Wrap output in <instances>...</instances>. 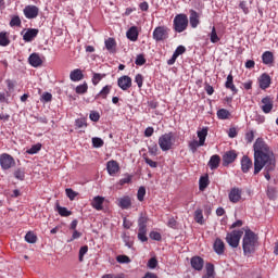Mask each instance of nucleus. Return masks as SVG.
<instances>
[{
    "label": "nucleus",
    "instance_id": "6e6552de",
    "mask_svg": "<svg viewBox=\"0 0 278 278\" xmlns=\"http://www.w3.org/2000/svg\"><path fill=\"white\" fill-rule=\"evenodd\" d=\"M117 85L122 90H128L132 86V79L129 75H122V77H118Z\"/></svg>",
    "mask_w": 278,
    "mask_h": 278
},
{
    "label": "nucleus",
    "instance_id": "a18cd8bd",
    "mask_svg": "<svg viewBox=\"0 0 278 278\" xmlns=\"http://www.w3.org/2000/svg\"><path fill=\"white\" fill-rule=\"evenodd\" d=\"M10 25H11V27L22 25V21H21L20 16L18 15L12 16V18L10 21Z\"/></svg>",
    "mask_w": 278,
    "mask_h": 278
},
{
    "label": "nucleus",
    "instance_id": "72a5a7b5",
    "mask_svg": "<svg viewBox=\"0 0 278 278\" xmlns=\"http://www.w3.org/2000/svg\"><path fill=\"white\" fill-rule=\"evenodd\" d=\"M194 219L197 224H204V216H203V211L201 208H198L194 213Z\"/></svg>",
    "mask_w": 278,
    "mask_h": 278
},
{
    "label": "nucleus",
    "instance_id": "bf43d9fd",
    "mask_svg": "<svg viewBox=\"0 0 278 278\" xmlns=\"http://www.w3.org/2000/svg\"><path fill=\"white\" fill-rule=\"evenodd\" d=\"M0 102L9 103V92H0Z\"/></svg>",
    "mask_w": 278,
    "mask_h": 278
},
{
    "label": "nucleus",
    "instance_id": "412c9836",
    "mask_svg": "<svg viewBox=\"0 0 278 278\" xmlns=\"http://www.w3.org/2000/svg\"><path fill=\"white\" fill-rule=\"evenodd\" d=\"M190 25L191 27L195 28L198 25H200V14L197 12V10H190Z\"/></svg>",
    "mask_w": 278,
    "mask_h": 278
},
{
    "label": "nucleus",
    "instance_id": "774afa93",
    "mask_svg": "<svg viewBox=\"0 0 278 278\" xmlns=\"http://www.w3.org/2000/svg\"><path fill=\"white\" fill-rule=\"evenodd\" d=\"M101 278H124V277L118 276L116 274H104Z\"/></svg>",
    "mask_w": 278,
    "mask_h": 278
},
{
    "label": "nucleus",
    "instance_id": "393cba45",
    "mask_svg": "<svg viewBox=\"0 0 278 278\" xmlns=\"http://www.w3.org/2000/svg\"><path fill=\"white\" fill-rule=\"evenodd\" d=\"M70 78L72 81H80V79H84V73L81 68H74V71L70 73Z\"/></svg>",
    "mask_w": 278,
    "mask_h": 278
},
{
    "label": "nucleus",
    "instance_id": "603ef678",
    "mask_svg": "<svg viewBox=\"0 0 278 278\" xmlns=\"http://www.w3.org/2000/svg\"><path fill=\"white\" fill-rule=\"evenodd\" d=\"M92 144L93 147H103L104 141L103 139H100V137H93Z\"/></svg>",
    "mask_w": 278,
    "mask_h": 278
},
{
    "label": "nucleus",
    "instance_id": "680f3d73",
    "mask_svg": "<svg viewBox=\"0 0 278 278\" xmlns=\"http://www.w3.org/2000/svg\"><path fill=\"white\" fill-rule=\"evenodd\" d=\"M240 8L241 10H243L244 14H249L250 10L248 5V1H240Z\"/></svg>",
    "mask_w": 278,
    "mask_h": 278
},
{
    "label": "nucleus",
    "instance_id": "052dcab7",
    "mask_svg": "<svg viewBox=\"0 0 278 278\" xmlns=\"http://www.w3.org/2000/svg\"><path fill=\"white\" fill-rule=\"evenodd\" d=\"M254 138H255L254 130H250V132L245 134L247 142H253Z\"/></svg>",
    "mask_w": 278,
    "mask_h": 278
},
{
    "label": "nucleus",
    "instance_id": "6e6d98bb",
    "mask_svg": "<svg viewBox=\"0 0 278 278\" xmlns=\"http://www.w3.org/2000/svg\"><path fill=\"white\" fill-rule=\"evenodd\" d=\"M176 60L177 58H179V55H181L182 53H185L186 51V47L184 45H179L176 49Z\"/></svg>",
    "mask_w": 278,
    "mask_h": 278
},
{
    "label": "nucleus",
    "instance_id": "4c0bfd02",
    "mask_svg": "<svg viewBox=\"0 0 278 278\" xmlns=\"http://www.w3.org/2000/svg\"><path fill=\"white\" fill-rule=\"evenodd\" d=\"M75 90L78 94H84L88 90V84L86 81L84 84H79L76 86Z\"/></svg>",
    "mask_w": 278,
    "mask_h": 278
},
{
    "label": "nucleus",
    "instance_id": "a878e982",
    "mask_svg": "<svg viewBox=\"0 0 278 278\" xmlns=\"http://www.w3.org/2000/svg\"><path fill=\"white\" fill-rule=\"evenodd\" d=\"M126 36H127V38H129V40H132V41L138 40V38H139L138 27L136 25H134L132 27H129Z\"/></svg>",
    "mask_w": 278,
    "mask_h": 278
},
{
    "label": "nucleus",
    "instance_id": "b1692460",
    "mask_svg": "<svg viewBox=\"0 0 278 278\" xmlns=\"http://www.w3.org/2000/svg\"><path fill=\"white\" fill-rule=\"evenodd\" d=\"M28 62L31 66H40L42 64V58H40L39 53H30Z\"/></svg>",
    "mask_w": 278,
    "mask_h": 278
},
{
    "label": "nucleus",
    "instance_id": "ddd939ff",
    "mask_svg": "<svg viewBox=\"0 0 278 278\" xmlns=\"http://www.w3.org/2000/svg\"><path fill=\"white\" fill-rule=\"evenodd\" d=\"M262 103H263V105H262L263 112H265L266 114L271 112V110L274 108V101H273L271 97H263Z\"/></svg>",
    "mask_w": 278,
    "mask_h": 278
},
{
    "label": "nucleus",
    "instance_id": "20e7f679",
    "mask_svg": "<svg viewBox=\"0 0 278 278\" xmlns=\"http://www.w3.org/2000/svg\"><path fill=\"white\" fill-rule=\"evenodd\" d=\"M189 25V18L187 14H176L174 17V29L175 31L181 33L187 29Z\"/></svg>",
    "mask_w": 278,
    "mask_h": 278
},
{
    "label": "nucleus",
    "instance_id": "e2e57ef3",
    "mask_svg": "<svg viewBox=\"0 0 278 278\" xmlns=\"http://www.w3.org/2000/svg\"><path fill=\"white\" fill-rule=\"evenodd\" d=\"M144 162L149 164V166H152V168H156L157 166L156 161H152V159H149V156H144Z\"/></svg>",
    "mask_w": 278,
    "mask_h": 278
},
{
    "label": "nucleus",
    "instance_id": "e433bc0d",
    "mask_svg": "<svg viewBox=\"0 0 278 278\" xmlns=\"http://www.w3.org/2000/svg\"><path fill=\"white\" fill-rule=\"evenodd\" d=\"M105 73H93L92 75V84L97 86L103 77H105Z\"/></svg>",
    "mask_w": 278,
    "mask_h": 278
},
{
    "label": "nucleus",
    "instance_id": "58836bf2",
    "mask_svg": "<svg viewBox=\"0 0 278 278\" xmlns=\"http://www.w3.org/2000/svg\"><path fill=\"white\" fill-rule=\"evenodd\" d=\"M210 37H211V42H218L220 40L217 31H216V27L215 25H213L212 27V31L210 34Z\"/></svg>",
    "mask_w": 278,
    "mask_h": 278
},
{
    "label": "nucleus",
    "instance_id": "3c124183",
    "mask_svg": "<svg viewBox=\"0 0 278 278\" xmlns=\"http://www.w3.org/2000/svg\"><path fill=\"white\" fill-rule=\"evenodd\" d=\"M116 261L117 263H131V258H129V256H126V255H119V256H116Z\"/></svg>",
    "mask_w": 278,
    "mask_h": 278
},
{
    "label": "nucleus",
    "instance_id": "c9c22d12",
    "mask_svg": "<svg viewBox=\"0 0 278 278\" xmlns=\"http://www.w3.org/2000/svg\"><path fill=\"white\" fill-rule=\"evenodd\" d=\"M217 116L218 118H229L230 112L226 108H220L217 110Z\"/></svg>",
    "mask_w": 278,
    "mask_h": 278
},
{
    "label": "nucleus",
    "instance_id": "6ab92c4d",
    "mask_svg": "<svg viewBox=\"0 0 278 278\" xmlns=\"http://www.w3.org/2000/svg\"><path fill=\"white\" fill-rule=\"evenodd\" d=\"M260 87L265 89L268 88L271 84V77L268 75V73H263L258 79Z\"/></svg>",
    "mask_w": 278,
    "mask_h": 278
},
{
    "label": "nucleus",
    "instance_id": "7c9ffc66",
    "mask_svg": "<svg viewBox=\"0 0 278 278\" xmlns=\"http://www.w3.org/2000/svg\"><path fill=\"white\" fill-rule=\"evenodd\" d=\"M112 90V86L106 84V86H103V88L96 94V99L99 97H102V99H106L108 94H110Z\"/></svg>",
    "mask_w": 278,
    "mask_h": 278
},
{
    "label": "nucleus",
    "instance_id": "bb28decb",
    "mask_svg": "<svg viewBox=\"0 0 278 278\" xmlns=\"http://www.w3.org/2000/svg\"><path fill=\"white\" fill-rule=\"evenodd\" d=\"M214 250L216 252V254H224L225 252V243L224 241H222V239H216L215 243H214Z\"/></svg>",
    "mask_w": 278,
    "mask_h": 278
},
{
    "label": "nucleus",
    "instance_id": "c756f323",
    "mask_svg": "<svg viewBox=\"0 0 278 278\" xmlns=\"http://www.w3.org/2000/svg\"><path fill=\"white\" fill-rule=\"evenodd\" d=\"M149 219L147 217V215H143L141 213L139 219H138V228L142 231L147 232V224H148Z\"/></svg>",
    "mask_w": 278,
    "mask_h": 278
},
{
    "label": "nucleus",
    "instance_id": "c85d7f7f",
    "mask_svg": "<svg viewBox=\"0 0 278 278\" xmlns=\"http://www.w3.org/2000/svg\"><path fill=\"white\" fill-rule=\"evenodd\" d=\"M262 60L264 64H273L275 60L273 51H264Z\"/></svg>",
    "mask_w": 278,
    "mask_h": 278
},
{
    "label": "nucleus",
    "instance_id": "c03bdc74",
    "mask_svg": "<svg viewBox=\"0 0 278 278\" xmlns=\"http://www.w3.org/2000/svg\"><path fill=\"white\" fill-rule=\"evenodd\" d=\"M135 81L137 83L139 88H142L144 81L143 75L141 73H137V75L135 76Z\"/></svg>",
    "mask_w": 278,
    "mask_h": 278
},
{
    "label": "nucleus",
    "instance_id": "f8f14e48",
    "mask_svg": "<svg viewBox=\"0 0 278 278\" xmlns=\"http://www.w3.org/2000/svg\"><path fill=\"white\" fill-rule=\"evenodd\" d=\"M39 34V29L29 27L23 35V38L26 42H31Z\"/></svg>",
    "mask_w": 278,
    "mask_h": 278
},
{
    "label": "nucleus",
    "instance_id": "9b49d317",
    "mask_svg": "<svg viewBox=\"0 0 278 278\" xmlns=\"http://www.w3.org/2000/svg\"><path fill=\"white\" fill-rule=\"evenodd\" d=\"M117 206L122 210H128L132 206V200L129 195H124L117 200Z\"/></svg>",
    "mask_w": 278,
    "mask_h": 278
},
{
    "label": "nucleus",
    "instance_id": "f03ea898",
    "mask_svg": "<svg viewBox=\"0 0 278 278\" xmlns=\"http://www.w3.org/2000/svg\"><path fill=\"white\" fill-rule=\"evenodd\" d=\"M258 244V237L252 230H247L243 237L244 254H253Z\"/></svg>",
    "mask_w": 278,
    "mask_h": 278
},
{
    "label": "nucleus",
    "instance_id": "5701e85b",
    "mask_svg": "<svg viewBox=\"0 0 278 278\" xmlns=\"http://www.w3.org/2000/svg\"><path fill=\"white\" fill-rule=\"evenodd\" d=\"M207 134H208V128H202L201 130L197 131V135L199 138L198 147H203V144H205Z\"/></svg>",
    "mask_w": 278,
    "mask_h": 278
},
{
    "label": "nucleus",
    "instance_id": "37998d69",
    "mask_svg": "<svg viewBox=\"0 0 278 278\" xmlns=\"http://www.w3.org/2000/svg\"><path fill=\"white\" fill-rule=\"evenodd\" d=\"M147 60L143 55V53H138L135 63L138 64L139 66H142L143 64H146Z\"/></svg>",
    "mask_w": 278,
    "mask_h": 278
},
{
    "label": "nucleus",
    "instance_id": "8fccbe9b",
    "mask_svg": "<svg viewBox=\"0 0 278 278\" xmlns=\"http://www.w3.org/2000/svg\"><path fill=\"white\" fill-rule=\"evenodd\" d=\"M88 245H83V248H80L79 250V261L80 263L84 261V256L88 253Z\"/></svg>",
    "mask_w": 278,
    "mask_h": 278
},
{
    "label": "nucleus",
    "instance_id": "a211bd4d",
    "mask_svg": "<svg viewBox=\"0 0 278 278\" xmlns=\"http://www.w3.org/2000/svg\"><path fill=\"white\" fill-rule=\"evenodd\" d=\"M106 168L110 176H115L116 174H118L121 167L117 161H109V163H106Z\"/></svg>",
    "mask_w": 278,
    "mask_h": 278
},
{
    "label": "nucleus",
    "instance_id": "423d86ee",
    "mask_svg": "<svg viewBox=\"0 0 278 278\" xmlns=\"http://www.w3.org/2000/svg\"><path fill=\"white\" fill-rule=\"evenodd\" d=\"M242 235L243 230H232V232H228L226 241L231 248H238Z\"/></svg>",
    "mask_w": 278,
    "mask_h": 278
},
{
    "label": "nucleus",
    "instance_id": "69168bd1",
    "mask_svg": "<svg viewBox=\"0 0 278 278\" xmlns=\"http://www.w3.org/2000/svg\"><path fill=\"white\" fill-rule=\"evenodd\" d=\"M139 9L142 12H148V10H149V2L148 1H142L141 3H139Z\"/></svg>",
    "mask_w": 278,
    "mask_h": 278
},
{
    "label": "nucleus",
    "instance_id": "1a4fd4ad",
    "mask_svg": "<svg viewBox=\"0 0 278 278\" xmlns=\"http://www.w3.org/2000/svg\"><path fill=\"white\" fill-rule=\"evenodd\" d=\"M24 14H25L26 18H37V16L39 14L38 5H25Z\"/></svg>",
    "mask_w": 278,
    "mask_h": 278
},
{
    "label": "nucleus",
    "instance_id": "9d476101",
    "mask_svg": "<svg viewBox=\"0 0 278 278\" xmlns=\"http://www.w3.org/2000/svg\"><path fill=\"white\" fill-rule=\"evenodd\" d=\"M241 198H242V189H239L237 187L231 189L229 193V200L230 202H232V204H237L238 202H240Z\"/></svg>",
    "mask_w": 278,
    "mask_h": 278
},
{
    "label": "nucleus",
    "instance_id": "0e129e2a",
    "mask_svg": "<svg viewBox=\"0 0 278 278\" xmlns=\"http://www.w3.org/2000/svg\"><path fill=\"white\" fill-rule=\"evenodd\" d=\"M150 239L154 241H162V235L160 232H150Z\"/></svg>",
    "mask_w": 278,
    "mask_h": 278
},
{
    "label": "nucleus",
    "instance_id": "aec40b11",
    "mask_svg": "<svg viewBox=\"0 0 278 278\" xmlns=\"http://www.w3.org/2000/svg\"><path fill=\"white\" fill-rule=\"evenodd\" d=\"M225 86H226V88H229L231 90V92H233V94H236L238 92V88H237L236 84L233 83V75H232V73H229L227 75V79L225 81Z\"/></svg>",
    "mask_w": 278,
    "mask_h": 278
},
{
    "label": "nucleus",
    "instance_id": "13d9d810",
    "mask_svg": "<svg viewBox=\"0 0 278 278\" xmlns=\"http://www.w3.org/2000/svg\"><path fill=\"white\" fill-rule=\"evenodd\" d=\"M148 267L150 269H155V267H157V258H150V261H148Z\"/></svg>",
    "mask_w": 278,
    "mask_h": 278
},
{
    "label": "nucleus",
    "instance_id": "f3484780",
    "mask_svg": "<svg viewBox=\"0 0 278 278\" xmlns=\"http://www.w3.org/2000/svg\"><path fill=\"white\" fill-rule=\"evenodd\" d=\"M253 166L252 159H249V156H243L241 159V169L243 174H249L250 168Z\"/></svg>",
    "mask_w": 278,
    "mask_h": 278
},
{
    "label": "nucleus",
    "instance_id": "dca6fc26",
    "mask_svg": "<svg viewBox=\"0 0 278 278\" xmlns=\"http://www.w3.org/2000/svg\"><path fill=\"white\" fill-rule=\"evenodd\" d=\"M191 267L197 271H201L204 267V261L201 256H193L191 258Z\"/></svg>",
    "mask_w": 278,
    "mask_h": 278
},
{
    "label": "nucleus",
    "instance_id": "5fc2aeb1",
    "mask_svg": "<svg viewBox=\"0 0 278 278\" xmlns=\"http://www.w3.org/2000/svg\"><path fill=\"white\" fill-rule=\"evenodd\" d=\"M65 193H66L67 198L72 201L75 200V198H77V193H76V191H73V189H66Z\"/></svg>",
    "mask_w": 278,
    "mask_h": 278
},
{
    "label": "nucleus",
    "instance_id": "79ce46f5",
    "mask_svg": "<svg viewBox=\"0 0 278 278\" xmlns=\"http://www.w3.org/2000/svg\"><path fill=\"white\" fill-rule=\"evenodd\" d=\"M212 276H214V265L208 263L206 265V276H203V278H211Z\"/></svg>",
    "mask_w": 278,
    "mask_h": 278
},
{
    "label": "nucleus",
    "instance_id": "4468645a",
    "mask_svg": "<svg viewBox=\"0 0 278 278\" xmlns=\"http://www.w3.org/2000/svg\"><path fill=\"white\" fill-rule=\"evenodd\" d=\"M105 202V198H102L101 195H96V198L91 201V206L96 211H103V204Z\"/></svg>",
    "mask_w": 278,
    "mask_h": 278
},
{
    "label": "nucleus",
    "instance_id": "09e8293b",
    "mask_svg": "<svg viewBox=\"0 0 278 278\" xmlns=\"http://www.w3.org/2000/svg\"><path fill=\"white\" fill-rule=\"evenodd\" d=\"M41 147H42L41 143H36V146H31V148L27 150V153H30L31 155H34V153H38V151H40Z\"/></svg>",
    "mask_w": 278,
    "mask_h": 278
},
{
    "label": "nucleus",
    "instance_id": "0eeeda50",
    "mask_svg": "<svg viewBox=\"0 0 278 278\" xmlns=\"http://www.w3.org/2000/svg\"><path fill=\"white\" fill-rule=\"evenodd\" d=\"M15 161L11 154H1L0 155V165L3 168V170H8V168H12V166H15Z\"/></svg>",
    "mask_w": 278,
    "mask_h": 278
},
{
    "label": "nucleus",
    "instance_id": "4d7b16f0",
    "mask_svg": "<svg viewBox=\"0 0 278 278\" xmlns=\"http://www.w3.org/2000/svg\"><path fill=\"white\" fill-rule=\"evenodd\" d=\"M199 141H190L189 149L192 153H195L198 151Z\"/></svg>",
    "mask_w": 278,
    "mask_h": 278
},
{
    "label": "nucleus",
    "instance_id": "de8ad7c7",
    "mask_svg": "<svg viewBox=\"0 0 278 278\" xmlns=\"http://www.w3.org/2000/svg\"><path fill=\"white\" fill-rule=\"evenodd\" d=\"M138 239H139V241H141L142 243L149 241V239H148V237H147V232L143 231V230H141V229H139V231H138Z\"/></svg>",
    "mask_w": 278,
    "mask_h": 278
},
{
    "label": "nucleus",
    "instance_id": "473e14b6",
    "mask_svg": "<svg viewBox=\"0 0 278 278\" xmlns=\"http://www.w3.org/2000/svg\"><path fill=\"white\" fill-rule=\"evenodd\" d=\"M210 185L208 176H202L199 180L200 191H204Z\"/></svg>",
    "mask_w": 278,
    "mask_h": 278
},
{
    "label": "nucleus",
    "instance_id": "39448f33",
    "mask_svg": "<svg viewBox=\"0 0 278 278\" xmlns=\"http://www.w3.org/2000/svg\"><path fill=\"white\" fill-rule=\"evenodd\" d=\"M169 31L170 29L166 25H159L153 30V39L156 40V42L167 40Z\"/></svg>",
    "mask_w": 278,
    "mask_h": 278
},
{
    "label": "nucleus",
    "instance_id": "7ed1b4c3",
    "mask_svg": "<svg viewBox=\"0 0 278 278\" xmlns=\"http://www.w3.org/2000/svg\"><path fill=\"white\" fill-rule=\"evenodd\" d=\"M175 142H176V137L174 132H166L165 135H162L159 138V146L163 151H169V149H173Z\"/></svg>",
    "mask_w": 278,
    "mask_h": 278
},
{
    "label": "nucleus",
    "instance_id": "ea45409f",
    "mask_svg": "<svg viewBox=\"0 0 278 278\" xmlns=\"http://www.w3.org/2000/svg\"><path fill=\"white\" fill-rule=\"evenodd\" d=\"M38 237H36L35 232H27L25 237V241L27 243H37Z\"/></svg>",
    "mask_w": 278,
    "mask_h": 278
},
{
    "label": "nucleus",
    "instance_id": "4be33fe9",
    "mask_svg": "<svg viewBox=\"0 0 278 278\" xmlns=\"http://www.w3.org/2000/svg\"><path fill=\"white\" fill-rule=\"evenodd\" d=\"M104 45L110 53H115L116 48H117V42H116L115 38H106L104 40Z\"/></svg>",
    "mask_w": 278,
    "mask_h": 278
},
{
    "label": "nucleus",
    "instance_id": "49530a36",
    "mask_svg": "<svg viewBox=\"0 0 278 278\" xmlns=\"http://www.w3.org/2000/svg\"><path fill=\"white\" fill-rule=\"evenodd\" d=\"M80 237H83L81 232H79L77 230V228H75L73 235H72V238L71 239H67V243H72L73 241H75L76 239H80Z\"/></svg>",
    "mask_w": 278,
    "mask_h": 278
},
{
    "label": "nucleus",
    "instance_id": "2eb2a0df",
    "mask_svg": "<svg viewBox=\"0 0 278 278\" xmlns=\"http://www.w3.org/2000/svg\"><path fill=\"white\" fill-rule=\"evenodd\" d=\"M237 152H235V150H230L229 152H226L223 155V164L224 166H228V164H231V162H235L236 157H237Z\"/></svg>",
    "mask_w": 278,
    "mask_h": 278
},
{
    "label": "nucleus",
    "instance_id": "f257e3e1",
    "mask_svg": "<svg viewBox=\"0 0 278 278\" xmlns=\"http://www.w3.org/2000/svg\"><path fill=\"white\" fill-rule=\"evenodd\" d=\"M254 149V176L261 173L262 168H265V178L270 180V170H275L277 160L270 150L269 146L263 141V139H256L253 144Z\"/></svg>",
    "mask_w": 278,
    "mask_h": 278
},
{
    "label": "nucleus",
    "instance_id": "338daca9",
    "mask_svg": "<svg viewBox=\"0 0 278 278\" xmlns=\"http://www.w3.org/2000/svg\"><path fill=\"white\" fill-rule=\"evenodd\" d=\"M52 99V93L51 92H43L41 94V101H51Z\"/></svg>",
    "mask_w": 278,
    "mask_h": 278
},
{
    "label": "nucleus",
    "instance_id": "f704fd0d",
    "mask_svg": "<svg viewBox=\"0 0 278 278\" xmlns=\"http://www.w3.org/2000/svg\"><path fill=\"white\" fill-rule=\"evenodd\" d=\"M56 211L61 217H70L72 215V211H68L65 206H58Z\"/></svg>",
    "mask_w": 278,
    "mask_h": 278
},
{
    "label": "nucleus",
    "instance_id": "a19ab883",
    "mask_svg": "<svg viewBox=\"0 0 278 278\" xmlns=\"http://www.w3.org/2000/svg\"><path fill=\"white\" fill-rule=\"evenodd\" d=\"M144 195H147V189L144 187H140L138 189V193H137V198H138L139 202H143Z\"/></svg>",
    "mask_w": 278,
    "mask_h": 278
},
{
    "label": "nucleus",
    "instance_id": "2f4dec72",
    "mask_svg": "<svg viewBox=\"0 0 278 278\" xmlns=\"http://www.w3.org/2000/svg\"><path fill=\"white\" fill-rule=\"evenodd\" d=\"M11 40L9 38V34L8 31H0V45L2 47H7L8 45H10Z\"/></svg>",
    "mask_w": 278,
    "mask_h": 278
},
{
    "label": "nucleus",
    "instance_id": "cd10ccee",
    "mask_svg": "<svg viewBox=\"0 0 278 278\" xmlns=\"http://www.w3.org/2000/svg\"><path fill=\"white\" fill-rule=\"evenodd\" d=\"M219 164H220V156H218V154H214L213 156H211L208 161V166L210 168H212V170H214V168H218Z\"/></svg>",
    "mask_w": 278,
    "mask_h": 278
},
{
    "label": "nucleus",
    "instance_id": "864d4df0",
    "mask_svg": "<svg viewBox=\"0 0 278 278\" xmlns=\"http://www.w3.org/2000/svg\"><path fill=\"white\" fill-rule=\"evenodd\" d=\"M14 176L17 180H25V172H23V169H16Z\"/></svg>",
    "mask_w": 278,
    "mask_h": 278
}]
</instances>
